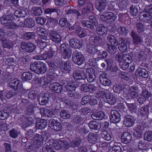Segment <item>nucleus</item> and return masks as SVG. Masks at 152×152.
Instances as JSON below:
<instances>
[{
  "mask_svg": "<svg viewBox=\"0 0 152 152\" xmlns=\"http://www.w3.org/2000/svg\"><path fill=\"white\" fill-rule=\"evenodd\" d=\"M13 19V16L12 15H3L0 18V21L3 24V27L8 29H15L18 27L15 23L11 22Z\"/></svg>",
  "mask_w": 152,
  "mask_h": 152,
  "instance_id": "obj_1",
  "label": "nucleus"
},
{
  "mask_svg": "<svg viewBox=\"0 0 152 152\" xmlns=\"http://www.w3.org/2000/svg\"><path fill=\"white\" fill-rule=\"evenodd\" d=\"M97 96L110 104H114L116 102V98L107 90L100 91L97 94Z\"/></svg>",
  "mask_w": 152,
  "mask_h": 152,
  "instance_id": "obj_2",
  "label": "nucleus"
},
{
  "mask_svg": "<svg viewBox=\"0 0 152 152\" xmlns=\"http://www.w3.org/2000/svg\"><path fill=\"white\" fill-rule=\"evenodd\" d=\"M31 70L38 74H43L46 71L45 65L42 61H36L30 65Z\"/></svg>",
  "mask_w": 152,
  "mask_h": 152,
  "instance_id": "obj_3",
  "label": "nucleus"
},
{
  "mask_svg": "<svg viewBox=\"0 0 152 152\" xmlns=\"http://www.w3.org/2000/svg\"><path fill=\"white\" fill-rule=\"evenodd\" d=\"M116 57L119 61V64L121 68L123 70H125L128 68L130 63L127 61H131L132 59L129 55L120 53Z\"/></svg>",
  "mask_w": 152,
  "mask_h": 152,
  "instance_id": "obj_4",
  "label": "nucleus"
},
{
  "mask_svg": "<svg viewBox=\"0 0 152 152\" xmlns=\"http://www.w3.org/2000/svg\"><path fill=\"white\" fill-rule=\"evenodd\" d=\"M51 146L55 148L56 150L61 149H66L69 147V144L66 141L58 140L53 141L52 144H50Z\"/></svg>",
  "mask_w": 152,
  "mask_h": 152,
  "instance_id": "obj_5",
  "label": "nucleus"
},
{
  "mask_svg": "<svg viewBox=\"0 0 152 152\" xmlns=\"http://www.w3.org/2000/svg\"><path fill=\"white\" fill-rule=\"evenodd\" d=\"M60 11L59 10H57L54 8H48L45 10L44 12L45 15L49 18H51V20L54 22H56V19L53 18L57 15H58V12Z\"/></svg>",
  "mask_w": 152,
  "mask_h": 152,
  "instance_id": "obj_6",
  "label": "nucleus"
},
{
  "mask_svg": "<svg viewBox=\"0 0 152 152\" xmlns=\"http://www.w3.org/2000/svg\"><path fill=\"white\" fill-rule=\"evenodd\" d=\"M100 18L107 23H111L116 19V17L115 14L112 12H106L105 15H101Z\"/></svg>",
  "mask_w": 152,
  "mask_h": 152,
  "instance_id": "obj_7",
  "label": "nucleus"
},
{
  "mask_svg": "<svg viewBox=\"0 0 152 152\" xmlns=\"http://www.w3.org/2000/svg\"><path fill=\"white\" fill-rule=\"evenodd\" d=\"M49 126L51 129L57 131H60L62 129L60 123L54 119H51L49 121Z\"/></svg>",
  "mask_w": 152,
  "mask_h": 152,
  "instance_id": "obj_8",
  "label": "nucleus"
},
{
  "mask_svg": "<svg viewBox=\"0 0 152 152\" xmlns=\"http://www.w3.org/2000/svg\"><path fill=\"white\" fill-rule=\"evenodd\" d=\"M107 0H96L95 7L100 12L103 11L105 10L106 6Z\"/></svg>",
  "mask_w": 152,
  "mask_h": 152,
  "instance_id": "obj_9",
  "label": "nucleus"
},
{
  "mask_svg": "<svg viewBox=\"0 0 152 152\" xmlns=\"http://www.w3.org/2000/svg\"><path fill=\"white\" fill-rule=\"evenodd\" d=\"M63 86H61L60 84L57 83L51 84L49 86V90L51 91L57 93H61L63 90Z\"/></svg>",
  "mask_w": 152,
  "mask_h": 152,
  "instance_id": "obj_10",
  "label": "nucleus"
},
{
  "mask_svg": "<svg viewBox=\"0 0 152 152\" xmlns=\"http://www.w3.org/2000/svg\"><path fill=\"white\" fill-rule=\"evenodd\" d=\"M139 18L140 20L146 23H149L150 20L152 19V16L146 11H144L140 13Z\"/></svg>",
  "mask_w": 152,
  "mask_h": 152,
  "instance_id": "obj_11",
  "label": "nucleus"
},
{
  "mask_svg": "<svg viewBox=\"0 0 152 152\" xmlns=\"http://www.w3.org/2000/svg\"><path fill=\"white\" fill-rule=\"evenodd\" d=\"M73 59L75 63L78 65H81L83 62L84 58L80 53L74 52L72 56Z\"/></svg>",
  "mask_w": 152,
  "mask_h": 152,
  "instance_id": "obj_12",
  "label": "nucleus"
},
{
  "mask_svg": "<svg viewBox=\"0 0 152 152\" xmlns=\"http://www.w3.org/2000/svg\"><path fill=\"white\" fill-rule=\"evenodd\" d=\"M28 13L27 9L23 7H20L14 13L15 15L17 17H24Z\"/></svg>",
  "mask_w": 152,
  "mask_h": 152,
  "instance_id": "obj_13",
  "label": "nucleus"
},
{
  "mask_svg": "<svg viewBox=\"0 0 152 152\" xmlns=\"http://www.w3.org/2000/svg\"><path fill=\"white\" fill-rule=\"evenodd\" d=\"M21 47L24 51L28 52H32L34 50L35 46L32 43L26 44L25 42L21 43Z\"/></svg>",
  "mask_w": 152,
  "mask_h": 152,
  "instance_id": "obj_14",
  "label": "nucleus"
},
{
  "mask_svg": "<svg viewBox=\"0 0 152 152\" xmlns=\"http://www.w3.org/2000/svg\"><path fill=\"white\" fill-rule=\"evenodd\" d=\"M111 121L113 123H117L119 122L121 120L120 115L118 112L115 110L111 111L110 117Z\"/></svg>",
  "mask_w": 152,
  "mask_h": 152,
  "instance_id": "obj_15",
  "label": "nucleus"
},
{
  "mask_svg": "<svg viewBox=\"0 0 152 152\" xmlns=\"http://www.w3.org/2000/svg\"><path fill=\"white\" fill-rule=\"evenodd\" d=\"M61 51L63 52L64 58L66 59L69 58L71 56V52L70 50L68 49L66 45L65 44H61Z\"/></svg>",
  "mask_w": 152,
  "mask_h": 152,
  "instance_id": "obj_16",
  "label": "nucleus"
},
{
  "mask_svg": "<svg viewBox=\"0 0 152 152\" xmlns=\"http://www.w3.org/2000/svg\"><path fill=\"white\" fill-rule=\"evenodd\" d=\"M96 31L98 34L103 37H105L107 33V28L103 24H100L96 29Z\"/></svg>",
  "mask_w": 152,
  "mask_h": 152,
  "instance_id": "obj_17",
  "label": "nucleus"
},
{
  "mask_svg": "<svg viewBox=\"0 0 152 152\" xmlns=\"http://www.w3.org/2000/svg\"><path fill=\"white\" fill-rule=\"evenodd\" d=\"M109 41L111 43V45H108V52L111 53H115L116 50L115 47L118 45V42L115 39H110Z\"/></svg>",
  "mask_w": 152,
  "mask_h": 152,
  "instance_id": "obj_18",
  "label": "nucleus"
},
{
  "mask_svg": "<svg viewBox=\"0 0 152 152\" xmlns=\"http://www.w3.org/2000/svg\"><path fill=\"white\" fill-rule=\"evenodd\" d=\"M87 75L82 70L77 71L74 73L73 77L76 80L84 79L86 77Z\"/></svg>",
  "mask_w": 152,
  "mask_h": 152,
  "instance_id": "obj_19",
  "label": "nucleus"
},
{
  "mask_svg": "<svg viewBox=\"0 0 152 152\" xmlns=\"http://www.w3.org/2000/svg\"><path fill=\"white\" fill-rule=\"evenodd\" d=\"M71 46L73 48H80L82 45V41H79L78 39H71L69 41Z\"/></svg>",
  "mask_w": 152,
  "mask_h": 152,
  "instance_id": "obj_20",
  "label": "nucleus"
},
{
  "mask_svg": "<svg viewBox=\"0 0 152 152\" xmlns=\"http://www.w3.org/2000/svg\"><path fill=\"white\" fill-rule=\"evenodd\" d=\"M151 93L147 90H145L143 91L142 95L140 97L138 98L137 101L140 104L143 103V101L147 99L151 96Z\"/></svg>",
  "mask_w": 152,
  "mask_h": 152,
  "instance_id": "obj_21",
  "label": "nucleus"
},
{
  "mask_svg": "<svg viewBox=\"0 0 152 152\" xmlns=\"http://www.w3.org/2000/svg\"><path fill=\"white\" fill-rule=\"evenodd\" d=\"M124 124L126 127H131L134 124L133 118L129 115L126 116L124 121Z\"/></svg>",
  "mask_w": 152,
  "mask_h": 152,
  "instance_id": "obj_22",
  "label": "nucleus"
},
{
  "mask_svg": "<svg viewBox=\"0 0 152 152\" xmlns=\"http://www.w3.org/2000/svg\"><path fill=\"white\" fill-rule=\"evenodd\" d=\"M135 74L137 76H140L144 78L148 77V74L147 71L144 68H139L135 72Z\"/></svg>",
  "mask_w": 152,
  "mask_h": 152,
  "instance_id": "obj_23",
  "label": "nucleus"
},
{
  "mask_svg": "<svg viewBox=\"0 0 152 152\" xmlns=\"http://www.w3.org/2000/svg\"><path fill=\"white\" fill-rule=\"evenodd\" d=\"M132 139L131 134L128 132L124 133L121 136V141L122 142L127 144L130 142Z\"/></svg>",
  "mask_w": 152,
  "mask_h": 152,
  "instance_id": "obj_24",
  "label": "nucleus"
},
{
  "mask_svg": "<svg viewBox=\"0 0 152 152\" xmlns=\"http://www.w3.org/2000/svg\"><path fill=\"white\" fill-rule=\"evenodd\" d=\"M88 140L90 142L95 144L98 141V136L96 134L91 133L88 134Z\"/></svg>",
  "mask_w": 152,
  "mask_h": 152,
  "instance_id": "obj_25",
  "label": "nucleus"
},
{
  "mask_svg": "<svg viewBox=\"0 0 152 152\" xmlns=\"http://www.w3.org/2000/svg\"><path fill=\"white\" fill-rule=\"evenodd\" d=\"M86 73L88 74L89 77L87 79L88 81L90 83L93 82L96 78V76L93 70L88 69L86 70Z\"/></svg>",
  "mask_w": 152,
  "mask_h": 152,
  "instance_id": "obj_26",
  "label": "nucleus"
},
{
  "mask_svg": "<svg viewBox=\"0 0 152 152\" xmlns=\"http://www.w3.org/2000/svg\"><path fill=\"white\" fill-rule=\"evenodd\" d=\"M88 126L91 129L98 130L100 129L101 125L95 121H90L88 124Z\"/></svg>",
  "mask_w": 152,
  "mask_h": 152,
  "instance_id": "obj_27",
  "label": "nucleus"
},
{
  "mask_svg": "<svg viewBox=\"0 0 152 152\" xmlns=\"http://www.w3.org/2000/svg\"><path fill=\"white\" fill-rule=\"evenodd\" d=\"M47 124V123L46 120L42 119H41L39 121L37 122L36 126L38 129H42L46 127Z\"/></svg>",
  "mask_w": 152,
  "mask_h": 152,
  "instance_id": "obj_28",
  "label": "nucleus"
},
{
  "mask_svg": "<svg viewBox=\"0 0 152 152\" xmlns=\"http://www.w3.org/2000/svg\"><path fill=\"white\" fill-rule=\"evenodd\" d=\"M102 137L105 140L110 141L111 140L112 135L110 132L103 131L101 134Z\"/></svg>",
  "mask_w": 152,
  "mask_h": 152,
  "instance_id": "obj_29",
  "label": "nucleus"
},
{
  "mask_svg": "<svg viewBox=\"0 0 152 152\" xmlns=\"http://www.w3.org/2000/svg\"><path fill=\"white\" fill-rule=\"evenodd\" d=\"M93 7V5L91 4L83 8L82 10V13L83 14L86 15H89L91 13V10Z\"/></svg>",
  "mask_w": 152,
  "mask_h": 152,
  "instance_id": "obj_30",
  "label": "nucleus"
},
{
  "mask_svg": "<svg viewBox=\"0 0 152 152\" xmlns=\"http://www.w3.org/2000/svg\"><path fill=\"white\" fill-rule=\"evenodd\" d=\"M60 25L62 27L66 28L71 26V24L67 19L65 18H61L59 20Z\"/></svg>",
  "mask_w": 152,
  "mask_h": 152,
  "instance_id": "obj_31",
  "label": "nucleus"
},
{
  "mask_svg": "<svg viewBox=\"0 0 152 152\" xmlns=\"http://www.w3.org/2000/svg\"><path fill=\"white\" fill-rule=\"evenodd\" d=\"M130 12L131 15L133 16H136L139 12L138 6L132 5L130 7Z\"/></svg>",
  "mask_w": 152,
  "mask_h": 152,
  "instance_id": "obj_32",
  "label": "nucleus"
},
{
  "mask_svg": "<svg viewBox=\"0 0 152 152\" xmlns=\"http://www.w3.org/2000/svg\"><path fill=\"white\" fill-rule=\"evenodd\" d=\"M19 82L18 80L15 79L12 80L9 83V86L16 90L18 88Z\"/></svg>",
  "mask_w": 152,
  "mask_h": 152,
  "instance_id": "obj_33",
  "label": "nucleus"
},
{
  "mask_svg": "<svg viewBox=\"0 0 152 152\" xmlns=\"http://www.w3.org/2000/svg\"><path fill=\"white\" fill-rule=\"evenodd\" d=\"M53 56L52 55L51 53H48L47 52H45L42 56H39L37 58H35L37 60H45L48 58H50L52 57Z\"/></svg>",
  "mask_w": 152,
  "mask_h": 152,
  "instance_id": "obj_34",
  "label": "nucleus"
},
{
  "mask_svg": "<svg viewBox=\"0 0 152 152\" xmlns=\"http://www.w3.org/2000/svg\"><path fill=\"white\" fill-rule=\"evenodd\" d=\"M34 144L36 147L38 148L40 146L41 142L42 140V138L41 136L37 134L36 137L34 138Z\"/></svg>",
  "mask_w": 152,
  "mask_h": 152,
  "instance_id": "obj_35",
  "label": "nucleus"
},
{
  "mask_svg": "<svg viewBox=\"0 0 152 152\" xmlns=\"http://www.w3.org/2000/svg\"><path fill=\"white\" fill-rule=\"evenodd\" d=\"M32 75L31 73L28 72H24L21 76L22 80L24 81L30 80L32 77Z\"/></svg>",
  "mask_w": 152,
  "mask_h": 152,
  "instance_id": "obj_36",
  "label": "nucleus"
},
{
  "mask_svg": "<svg viewBox=\"0 0 152 152\" xmlns=\"http://www.w3.org/2000/svg\"><path fill=\"white\" fill-rule=\"evenodd\" d=\"M25 25L28 28H32L35 26L34 21L32 19H27L25 22Z\"/></svg>",
  "mask_w": 152,
  "mask_h": 152,
  "instance_id": "obj_37",
  "label": "nucleus"
},
{
  "mask_svg": "<svg viewBox=\"0 0 152 152\" xmlns=\"http://www.w3.org/2000/svg\"><path fill=\"white\" fill-rule=\"evenodd\" d=\"M41 113H43V114L46 116L48 117H51L53 116L54 113L52 111H51L45 109H42L41 111Z\"/></svg>",
  "mask_w": 152,
  "mask_h": 152,
  "instance_id": "obj_38",
  "label": "nucleus"
},
{
  "mask_svg": "<svg viewBox=\"0 0 152 152\" xmlns=\"http://www.w3.org/2000/svg\"><path fill=\"white\" fill-rule=\"evenodd\" d=\"M33 14L36 16L40 15L42 13V10L39 7H34L32 8Z\"/></svg>",
  "mask_w": 152,
  "mask_h": 152,
  "instance_id": "obj_39",
  "label": "nucleus"
},
{
  "mask_svg": "<svg viewBox=\"0 0 152 152\" xmlns=\"http://www.w3.org/2000/svg\"><path fill=\"white\" fill-rule=\"evenodd\" d=\"M82 24L83 27L86 26L88 28H90L91 30L94 28V26L92 25L91 23L89 21H86L83 20L82 22Z\"/></svg>",
  "mask_w": 152,
  "mask_h": 152,
  "instance_id": "obj_40",
  "label": "nucleus"
},
{
  "mask_svg": "<svg viewBox=\"0 0 152 152\" xmlns=\"http://www.w3.org/2000/svg\"><path fill=\"white\" fill-rule=\"evenodd\" d=\"M145 139L147 141H150L152 140V132L148 131L146 132L144 136Z\"/></svg>",
  "mask_w": 152,
  "mask_h": 152,
  "instance_id": "obj_41",
  "label": "nucleus"
},
{
  "mask_svg": "<svg viewBox=\"0 0 152 152\" xmlns=\"http://www.w3.org/2000/svg\"><path fill=\"white\" fill-rule=\"evenodd\" d=\"M118 35H125L127 33L128 30H127L125 27H121L118 29Z\"/></svg>",
  "mask_w": 152,
  "mask_h": 152,
  "instance_id": "obj_42",
  "label": "nucleus"
},
{
  "mask_svg": "<svg viewBox=\"0 0 152 152\" xmlns=\"http://www.w3.org/2000/svg\"><path fill=\"white\" fill-rule=\"evenodd\" d=\"M38 34L41 38L47 37L48 36L47 32L44 29H40L38 32Z\"/></svg>",
  "mask_w": 152,
  "mask_h": 152,
  "instance_id": "obj_43",
  "label": "nucleus"
},
{
  "mask_svg": "<svg viewBox=\"0 0 152 152\" xmlns=\"http://www.w3.org/2000/svg\"><path fill=\"white\" fill-rule=\"evenodd\" d=\"M60 68L62 70V71L65 73L69 72L71 70V67L69 65V64H67V63L64 64V67L63 68L62 67H61Z\"/></svg>",
  "mask_w": 152,
  "mask_h": 152,
  "instance_id": "obj_44",
  "label": "nucleus"
},
{
  "mask_svg": "<svg viewBox=\"0 0 152 152\" xmlns=\"http://www.w3.org/2000/svg\"><path fill=\"white\" fill-rule=\"evenodd\" d=\"M104 114L102 112H99L94 114V116L96 117V119L98 120L103 119L104 118Z\"/></svg>",
  "mask_w": 152,
  "mask_h": 152,
  "instance_id": "obj_45",
  "label": "nucleus"
},
{
  "mask_svg": "<svg viewBox=\"0 0 152 152\" xmlns=\"http://www.w3.org/2000/svg\"><path fill=\"white\" fill-rule=\"evenodd\" d=\"M47 94H45L43 97L42 98H40L39 100H40V104L41 105H44L47 103L48 99L47 96Z\"/></svg>",
  "mask_w": 152,
  "mask_h": 152,
  "instance_id": "obj_46",
  "label": "nucleus"
},
{
  "mask_svg": "<svg viewBox=\"0 0 152 152\" xmlns=\"http://www.w3.org/2000/svg\"><path fill=\"white\" fill-rule=\"evenodd\" d=\"M100 82L104 86H109L111 84L110 81L106 78L100 79Z\"/></svg>",
  "mask_w": 152,
  "mask_h": 152,
  "instance_id": "obj_47",
  "label": "nucleus"
},
{
  "mask_svg": "<svg viewBox=\"0 0 152 152\" xmlns=\"http://www.w3.org/2000/svg\"><path fill=\"white\" fill-rule=\"evenodd\" d=\"M137 31L139 33L143 32L145 30L144 25L141 23H139L136 25Z\"/></svg>",
  "mask_w": 152,
  "mask_h": 152,
  "instance_id": "obj_48",
  "label": "nucleus"
},
{
  "mask_svg": "<svg viewBox=\"0 0 152 152\" xmlns=\"http://www.w3.org/2000/svg\"><path fill=\"white\" fill-rule=\"evenodd\" d=\"M66 90L68 91H72L75 89V86L73 83H69L66 87Z\"/></svg>",
  "mask_w": 152,
  "mask_h": 152,
  "instance_id": "obj_49",
  "label": "nucleus"
},
{
  "mask_svg": "<svg viewBox=\"0 0 152 152\" xmlns=\"http://www.w3.org/2000/svg\"><path fill=\"white\" fill-rule=\"evenodd\" d=\"M41 82H40L41 86L42 87L45 88L48 85V81L47 79L42 78L41 79Z\"/></svg>",
  "mask_w": 152,
  "mask_h": 152,
  "instance_id": "obj_50",
  "label": "nucleus"
},
{
  "mask_svg": "<svg viewBox=\"0 0 152 152\" xmlns=\"http://www.w3.org/2000/svg\"><path fill=\"white\" fill-rule=\"evenodd\" d=\"M60 115L62 118L65 119H68L70 117L69 114L64 110L61 111L60 113Z\"/></svg>",
  "mask_w": 152,
  "mask_h": 152,
  "instance_id": "obj_51",
  "label": "nucleus"
},
{
  "mask_svg": "<svg viewBox=\"0 0 152 152\" xmlns=\"http://www.w3.org/2000/svg\"><path fill=\"white\" fill-rule=\"evenodd\" d=\"M23 37L28 38H34L35 37V34L34 32H27L25 33Z\"/></svg>",
  "mask_w": 152,
  "mask_h": 152,
  "instance_id": "obj_52",
  "label": "nucleus"
},
{
  "mask_svg": "<svg viewBox=\"0 0 152 152\" xmlns=\"http://www.w3.org/2000/svg\"><path fill=\"white\" fill-rule=\"evenodd\" d=\"M90 96H85L83 97L82 99L81 104L83 105L86 104L88 102H89L90 98Z\"/></svg>",
  "mask_w": 152,
  "mask_h": 152,
  "instance_id": "obj_53",
  "label": "nucleus"
},
{
  "mask_svg": "<svg viewBox=\"0 0 152 152\" xmlns=\"http://www.w3.org/2000/svg\"><path fill=\"white\" fill-rule=\"evenodd\" d=\"M98 53H99L98 55L99 58L101 59L106 58L107 55V53L104 51H101L100 52L98 51Z\"/></svg>",
  "mask_w": 152,
  "mask_h": 152,
  "instance_id": "obj_54",
  "label": "nucleus"
},
{
  "mask_svg": "<svg viewBox=\"0 0 152 152\" xmlns=\"http://www.w3.org/2000/svg\"><path fill=\"white\" fill-rule=\"evenodd\" d=\"M89 19L91 23L92 22L95 26H97L98 22L97 20L93 16H91L89 17Z\"/></svg>",
  "mask_w": 152,
  "mask_h": 152,
  "instance_id": "obj_55",
  "label": "nucleus"
},
{
  "mask_svg": "<svg viewBox=\"0 0 152 152\" xmlns=\"http://www.w3.org/2000/svg\"><path fill=\"white\" fill-rule=\"evenodd\" d=\"M9 116V114L6 112L0 111V119L4 120Z\"/></svg>",
  "mask_w": 152,
  "mask_h": 152,
  "instance_id": "obj_56",
  "label": "nucleus"
},
{
  "mask_svg": "<svg viewBox=\"0 0 152 152\" xmlns=\"http://www.w3.org/2000/svg\"><path fill=\"white\" fill-rule=\"evenodd\" d=\"M118 48L121 51L124 52L126 51L127 47L124 42H122L119 44Z\"/></svg>",
  "mask_w": 152,
  "mask_h": 152,
  "instance_id": "obj_57",
  "label": "nucleus"
},
{
  "mask_svg": "<svg viewBox=\"0 0 152 152\" xmlns=\"http://www.w3.org/2000/svg\"><path fill=\"white\" fill-rule=\"evenodd\" d=\"M50 36L53 38H61L60 35L56 31H53L50 33Z\"/></svg>",
  "mask_w": 152,
  "mask_h": 152,
  "instance_id": "obj_58",
  "label": "nucleus"
},
{
  "mask_svg": "<svg viewBox=\"0 0 152 152\" xmlns=\"http://www.w3.org/2000/svg\"><path fill=\"white\" fill-rule=\"evenodd\" d=\"M36 20L38 23L43 24L45 23L46 19L45 18L38 17L36 19Z\"/></svg>",
  "mask_w": 152,
  "mask_h": 152,
  "instance_id": "obj_59",
  "label": "nucleus"
},
{
  "mask_svg": "<svg viewBox=\"0 0 152 152\" xmlns=\"http://www.w3.org/2000/svg\"><path fill=\"white\" fill-rule=\"evenodd\" d=\"M97 103V100L93 96H91L89 103L91 105H93L96 104Z\"/></svg>",
  "mask_w": 152,
  "mask_h": 152,
  "instance_id": "obj_60",
  "label": "nucleus"
},
{
  "mask_svg": "<svg viewBox=\"0 0 152 152\" xmlns=\"http://www.w3.org/2000/svg\"><path fill=\"white\" fill-rule=\"evenodd\" d=\"M10 136L13 138H16L18 136V132L15 130H10Z\"/></svg>",
  "mask_w": 152,
  "mask_h": 152,
  "instance_id": "obj_61",
  "label": "nucleus"
},
{
  "mask_svg": "<svg viewBox=\"0 0 152 152\" xmlns=\"http://www.w3.org/2000/svg\"><path fill=\"white\" fill-rule=\"evenodd\" d=\"M80 130L79 132L82 134H84L87 133L86 129L83 126H80Z\"/></svg>",
  "mask_w": 152,
  "mask_h": 152,
  "instance_id": "obj_62",
  "label": "nucleus"
},
{
  "mask_svg": "<svg viewBox=\"0 0 152 152\" xmlns=\"http://www.w3.org/2000/svg\"><path fill=\"white\" fill-rule=\"evenodd\" d=\"M28 97L31 99H34L36 97V94L34 91H31L28 94Z\"/></svg>",
  "mask_w": 152,
  "mask_h": 152,
  "instance_id": "obj_63",
  "label": "nucleus"
},
{
  "mask_svg": "<svg viewBox=\"0 0 152 152\" xmlns=\"http://www.w3.org/2000/svg\"><path fill=\"white\" fill-rule=\"evenodd\" d=\"M144 10L149 14H152V4L145 7Z\"/></svg>",
  "mask_w": 152,
  "mask_h": 152,
  "instance_id": "obj_64",
  "label": "nucleus"
}]
</instances>
